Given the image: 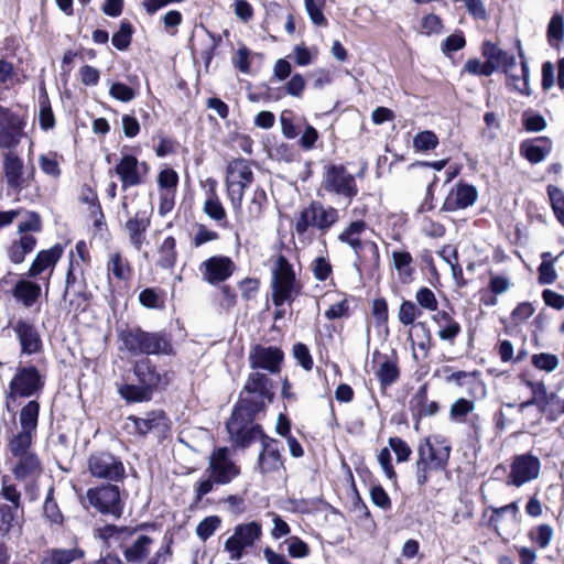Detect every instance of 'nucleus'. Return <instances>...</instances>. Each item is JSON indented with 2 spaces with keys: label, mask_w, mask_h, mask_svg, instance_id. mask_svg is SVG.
Instances as JSON below:
<instances>
[{
  "label": "nucleus",
  "mask_w": 564,
  "mask_h": 564,
  "mask_svg": "<svg viewBox=\"0 0 564 564\" xmlns=\"http://www.w3.org/2000/svg\"><path fill=\"white\" fill-rule=\"evenodd\" d=\"M547 40L551 46H558L564 40V19L561 14H554L547 25Z\"/></svg>",
  "instance_id": "51"
},
{
  "label": "nucleus",
  "mask_w": 564,
  "mask_h": 564,
  "mask_svg": "<svg viewBox=\"0 0 564 564\" xmlns=\"http://www.w3.org/2000/svg\"><path fill=\"white\" fill-rule=\"evenodd\" d=\"M21 509L10 507L6 502H0V536L10 533L20 532L21 529Z\"/></svg>",
  "instance_id": "36"
},
{
  "label": "nucleus",
  "mask_w": 564,
  "mask_h": 564,
  "mask_svg": "<svg viewBox=\"0 0 564 564\" xmlns=\"http://www.w3.org/2000/svg\"><path fill=\"white\" fill-rule=\"evenodd\" d=\"M235 269L234 261L226 256H213L202 262L199 267L203 279L213 285L229 279Z\"/></svg>",
  "instance_id": "20"
},
{
  "label": "nucleus",
  "mask_w": 564,
  "mask_h": 564,
  "mask_svg": "<svg viewBox=\"0 0 564 564\" xmlns=\"http://www.w3.org/2000/svg\"><path fill=\"white\" fill-rule=\"evenodd\" d=\"M312 272L316 280L323 282L330 276L333 267L326 257H317L312 262Z\"/></svg>",
  "instance_id": "62"
},
{
  "label": "nucleus",
  "mask_w": 564,
  "mask_h": 564,
  "mask_svg": "<svg viewBox=\"0 0 564 564\" xmlns=\"http://www.w3.org/2000/svg\"><path fill=\"white\" fill-rule=\"evenodd\" d=\"M522 123L529 132H540L546 128V121L543 116L529 111L523 113Z\"/></svg>",
  "instance_id": "64"
},
{
  "label": "nucleus",
  "mask_w": 564,
  "mask_h": 564,
  "mask_svg": "<svg viewBox=\"0 0 564 564\" xmlns=\"http://www.w3.org/2000/svg\"><path fill=\"white\" fill-rule=\"evenodd\" d=\"M421 314L412 301H403L400 305L398 318L403 325H411Z\"/></svg>",
  "instance_id": "61"
},
{
  "label": "nucleus",
  "mask_w": 564,
  "mask_h": 564,
  "mask_svg": "<svg viewBox=\"0 0 564 564\" xmlns=\"http://www.w3.org/2000/svg\"><path fill=\"white\" fill-rule=\"evenodd\" d=\"M39 413V402L35 400L29 401L20 411V430L15 433L12 432L9 438L26 437V440L33 441L37 427Z\"/></svg>",
  "instance_id": "27"
},
{
  "label": "nucleus",
  "mask_w": 564,
  "mask_h": 564,
  "mask_svg": "<svg viewBox=\"0 0 564 564\" xmlns=\"http://www.w3.org/2000/svg\"><path fill=\"white\" fill-rule=\"evenodd\" d=\"M132 37V25L128 21L120 23L119 30L112 35V45L119 50L124 51L130 45Z\"/></svg>",
  "instance_id": "53"
},
{
  "label": "nucleus",
  "mask_w": 564,
  "mask_h": 564,
  "mask_svg": "<svg viewBox=\"0 0 564 564\" xmlns=\"http://www.w3.org/2000/svg\"><path fill=\"white\" fill-rule=\"evenodd\" d=\"M203 212L220 227H227V214L215 189H210L203 205Z\"/></svg>",
  "instance_id": "43"
},
{
  "label": "nucleus",
  "mask_w": 564,
  "mask_h": 564,
  "mask_svg": "<svg viewBox=\"0 0 564 564\" xmlns=\"http://www.w3.org/2000/svg\"><path fill=\"white\" fill-rule=\"evenodd\" d=\"M44 386V381L39 370L34 366L19 367L9 383V390L6 394V408L11 412L10 402L17 397L29 398L39 393Z\"/></svg>",
  "instance_id": "11"
},
{
  "label": "nucleus",
  "mask_w": 564,
  "mask_h": 564,
  "mask_svg": "<svg viewBox=\"0 0 564 564\" xmlns=\"http://www.w3.org/2000/svg\"><path fill=\"white\" fill-rule=\"evenodd\" d=\"M322 187L329 194L345 198L348 204L358 194L355 176L343 164H329L325 167Z\"/></svg>",
  "instance_id": "12"
},
{
  "label": "nucleus",
  "mask_w": 564,
  "mask_h": 564,
  "mask_svg": "<svg viewBox=\"0 0 564 564\" xmlns=\"http://www.w3.org/2000/svg\"><path fill=\"white\" fill-rule=\"evenodd\" d=\"M338 220L339 212L336 208L313 200L301 210L294 229L299 236H303L308 228H315L322 234H326Z\"/></svg>",
  "instance_id": "6"
},
{
  "label": "nucleus",
  "mask_w": 564,
  "mask_h": 564,
  "mask_svg": "<svg viewBox=\"0 0 564 564\" xmlns=\"http://www.w3.org/2000/svg\"><path fill=\"white\" fill-rule=\"evenodd\" d=\"M465 70L473 75L490 76L496 70V65L489 59L481 62L480 59H468L465 64Z\"/></svg>",
  "instance_id": "58"
},
{
  "label": "nucleus",
  "mask_w": 564,
  "mask_h": 564,
  "mask_svg": "<svg viewBox=\"0 0 564 564\" xmlns=\"http://www.w3.org/2000/svg\"><path fill=\"white\" fill-rule=\"evenodd\" d=\"M553 535V528L546 523L539 524L529 531L530 540L540 549H546L551 544Z\"/></svg>",
  "instance_id": "49"
},
{
  "label": "nucleus",
  "mask_w": 564,
  "mask_h": 564,
  "mask_svg": "<svg viewBox=\"0 0 564 564\" xmlns=\"http://www.w3.org/2000/svg\"><path fill=\"white\" fill-rule=\"evenodd\" d=\"M13 295L24 306L31 307L41 295V286L34 282L21 280L14 286Z\"/></svg>",
  "instance_id": "44"
},
{
  "label": "nucleus",
  "mask_w": 564,
  "mask_h": 564,
  "mask_svg": "<svg viewBox=\"0 0 564 564\" xmlns=\"http://www.w3.org/2000/svg\"><path fill=\"white\" fill-rule=\"evenodd\" d=\"M564 254V250L557 256L546 251L541 254V263L538 268V281L542 285L553 284L557 279L555 263Z\"/></svg>",
  "instance_id": "41"
},
{
  "label": "nucleus",
  "mask_w": 564,
  "mask_h": 564,
  "mask_svg": "<svg viewBox=\"0 0 564 564\" xmlns=\"http://www.w3.org/2000/svg\"><path fill=\"white\" fill-rule=\"evenodd\" d=\"M109 95L121 102H129L135 98L137 91L123 83L116 82L110 85Z\"/></svg>",
  "instance_id": "57"
},
{
  "label": "nucleus",
  "mask_w": 564,
  "mask_h": 564,
  "mask_svg": "<svg viewBox=\"0 0 564 564\" xmlns=\"http://www.w3.org/2000/svg\"><path fill=\"white\" fill-rule=\"evenodd\" d=\"M115 172L121 181L123 191L139 186L145 182L149 166L145 162H139L132 154H124L115 166Z\"/></svg>",
  "instance_id": "18"
},
{
  "label": "nucleus",
  "mask_w": 564,
  "mask_h": 564,
  "mask_svg": "<svg viewBox=\"0 0 564 564\" xmlns=\"http://www.w3.org/2000/svg\"><path fill=\"white\" fill-rule=\"evenodd\" d=\"M400 371L397 361L386 358L377 371V377L383 387L391 386L399 378Z\"/></svg>",
  "instance_id": "47"
},
{
  "label": "nucleus",
  "mask_w": 564,
  "mask_h": 564,
  "mask_svg": "<svg viewBox=\"0 0 564 564\" xmlns=\"http://www.w3.org/2000/svg\"><path fill=\"white\" fill-rule=\"evenodd\" d=\"M524 384L532 391V397L518 405V411L522 413L527 408L536 405L541 413L545 414L547 420L556 421L564 414V400L556 393H547L546 387L541 381L523 380Z\"/></svg>",
  "instance_id": "9"
},
{
  "label": "nucleus",
  "mask_w": 564,
  "mask_h": 564,
  "mask_svg": "<svg viewBox=\"0 0 564 564\" xmlns=\"http://www.w3.org/2000/svg\"><path fill=\"white\" fill-rule=\"evenodd\" d=\"M39 123L42 130L47 131L54 128L55 117L46 94L39 97Z\"/></svg>",
  "instance_id": "48"
},
{
  "label": "nucleus",
  "mask_w": 564,
  "mask_h": 564,
  "mask_svg": "<svg viewBox=\"0 0 564 564\" xmlns=\"http://www.w3.org/2000/svg\"><path fill=\"white\" fill-rule=\"evenodd\" d=\"M153 540L145 534H135L123 550L124 560L130 564L143 562L150 554Z\"/></svg>",
  "instance_id": "29"
},
{
  "label": "nucleus",
  "mask_w": 564,
  "mask_h": 564,
  "mask_svg": "<svg viewBox=\"0 0 564 564\" xmlns=\"http://www.w3.org/2000/svg\"><path fill=\"white\" fill-rule=\"evenodd\" d=\"M272 275V301L275 306H282L293 300L295 292V273L284 256L276 258Z\"/></svg>",
  "instance_id": "13"
},
{
  "label": "nucleus",
  "mask_w": 564,
  "mask_h": 564,
  "mask_svg": "<svg viewBox=\"0 0 564 564\" xmlns=\"http://www.w3.org/2000/svg\"><path fill=\"white\" fill-rule=\"evenodd\" d=\"M176 241L172 236H169L159 248L158 265L163 269H172L176 263Z\"/></svg>",
  "instance_id": "46"
},
{
  "label": "nucleus",
  "mask_w": 564,
  "mask_h": 564,
  "mask_svg": "<svg viewBox=\"0 0 564 564\" xmlns=\"http://www.w3.org/2000/svg\"><path fill=\"white\" fill-rule=\"evenodd\" d=\"M133 373L138 384H121L118 392L127 402H144L151 400L154 391L170 381L166 370L158 367L150 358L144 357L133 365Z\"/></svg>",
  "instance_id": "2"
},
{
  "label": "nucleus",
  "mask_w": 564,
  "mask_h": 564,
  "mask_svg": "<svg viewBox=\"0 0 564 564\" xmlns=\"http://www.w3.org/2000/svg\"><path fill=\"white\" fill-rule=\"evenodd\" d=\"M86 501L90 507L104 516L120 519L123 513L124 502L121 499L120 489L116 485H99L87 489Z\"/></svg>",
  "instance_id": "10"
},
{
  "label": "nucleus",
  "mask_w": 564,
  "mask_h": 564,
  "mask_svg": "<svg viewBox=\"0 0 564 564\" xmlns=\"http://www.w3.org/2000/svg\"><path fill=\"white\" fill-rule=\"evenodd\" d=\"M63 251L64 248L59 243L54 245L47 250L40 251L29 269V276H36L48 269L52 272Z\"/></svg>",
  "instance_id": "30"
},
{
  "label": "nucleus",
  "mask_w": 564,
  "mask_h": 564,
  "mask_svg": "<svg viewBox=\"0 0 564 564\" xmlns=\"http://www.w3.org/2000/svg\"><path fill=\"white\" fill-rule=\"evenodd\" d=\"M474 409L475 403L473 401L460 398L452 404L449 417L455 422L463 423L465 422L466 415L473 412Z\"/></svg>",
  "instance_id": "52"
},
{
  "label": "nucleus",
  "mask_w": 564,
  "mask_h": 564,
  "mask_svg": "<svg viewBox=\"0 0 564 564\" xmlns=\"http://www.w3.org/2000/svg\"><path fill=\"white\" fill-rule=\"evenodd\" d=\"M89 474L109 482L122 481L126 469L121 459L109 452L93 453L87 462Z\"/></svg>",
  "instance_id": "14"
},
{
  "label": "nucleus",
  "mask_w": 564,
  "mask_h": 564,
  "mask_svg": "<svg viewBox=\"0 0 564 564\" xmlns=\"http://www.w3.org/2000/svg\"><path fill=\"white\" fill-rule=\"evenodd\" d=\"M432 319L438 326L437 335L440 339L453 344L462 330L459 323L456 322L446 311L437 312L433 315Z\"/></svg>",
  "instance_id": "34"
},
{
  "label": "nucleus",
  "mask_w": 564,
  "mask_h": 564,
  "mask_svg": "<svg viewBox=\"0 0 564 564\" xmlns=\"http://www.w3.org/2000/svg\"><path fill=\"white\" fill-rule=\"evenodd\" d=\"M53 495H54V489H53V487H51L47 491V495H46V498L44 501L43 511H44L45 517L52 523L61 524L63 522V514H62L56 501L54 500Z\"/></svg>",
  "instance_id": "55"
},
{
  "label": "nucleus",
  "mask_w": 564,
  "mask_h": 564,
  "mask_svg": "<svg viewBox=\"0 0 564 564\" xmlns=\"http://www.w3.org/2000/svg\"><path fill=\"white\" fill-rule=\"evenodd\" d=\"M517 45L519 48V57L521 58V76H518L512 72V76H508V78L510 80V85L514 90L519 91L522 95L529 96L531 94L529 87V66L519 41Z\"/></svg>",
  "instance_id": "45"
},
{
  "label": "nucleus",
  "mask_w": 564,
  "mask_h": 564,
  "mask_svg": "<svg viewBox=\"0 0 564 564\" xmlns=\"http://www.w3.org/2000/svg\"><path fill=\"white\" fill-rule=\"evenodd\" d=\"M547 195L557 221L564 227V192L556 186L547 187Z\"/></svg>",
  "instance_id": "50"
},
{
  "label": "nucleus",
  "mask_w": 564,
  "mask_h": 564,
  "mask_svg": "<svg viewBox=\"0 0 564 564\" xmlns=\"http://www.w3.org/2000/svg\"><path fill=\"white\" fill-rule=\"evenodd\" d=\"M415 300L417 304L424 310L432 312L437 310L438 303L436 296L434 292L426 286H422L416 291Z\"/></svg>",
  "instance_id": "60"
},
{
  "label": "nucleus",
  "mask_w": 564,
  "mask_h": 564,
  "mask_svg": "<svg viewBox=\"0 0 564 564\" xmlns=\"http://www.w3.org/2000/svg\"><path fill=\"white\" fill-rule=\"evenodd\" d=\"M106 270L109 283L111 275L119 281H128L132 274L129 261L119 251L109 254Z\"/></svg>",
  "instance_id": "35"
},
{
  "label": "nucleus",
  "mask_w": 564,
  "mask_h": 564,
  "mask_svg": "<svg viewBox=\"0 0 564 564\" xmlns=\"http://www.w3.org/2000/svg\"><path fill=\"white\" fill-rule=\"evenodd\" d=\"M137 534L135 528L106 524L96 529L95 535L109 549L124 550L127 543Z\"/></svg>",
  "instance_id": "25"
},
{
  "label": "nucleus",
  "mask_w": 564,
  "mask_h": 564,
  "mask_svg": "<svg viewBox=\"0 0 564 564\" xmlns=\"http://www.w3.org/2000/svg\"><path fill=\"white\" fill-rule=\"evenodd\" d=\"M249 359L252 369H263L275 373L280 371L283 351L278 347L257 345L250 351Z\"/></svg>",
  "instance_id": "22"
},
{
  "label": "nucleus",
  "mask_w": 564,
  "mask_h": 564,
  "mask_svg": "<svg viewBox=\"0 0 564 564\" xmlns=\"http://www.w3.org/2000/svg\"><path fill=\"white\" fill-rule=\"evenodd\" d=\"M257 440L261 442L262 446L258 457L257 468L263 475L280 471V469L283 467V462L281 459L276 442L265 436L262 430L258 436H254L250 440V444Z\"/></svg>",
  "instance_id": "19"
},
{
  "label": "nucleus",
  "mask_w": 564,
  "mask_h": 564,
  "mask_svg": "<svg viewBox=\"0 0 564 564\" xmlns=\"http://www.w3.org/2000/svg\"><path fill=\"white\" fill-rule=\"evenodd\" d=\"M128 419L133 422L135 430L141 435L150 432L163 434L170 429V420L162 410L148 412L142 417L131 415Z\"/></svg>",
  "instance_id": "28"
},
{
  "label": "nucleus",
  "mask_w": 564,
  "mask_h": 564,
  "mask_svg": "<svg viewBox=\"0 0 564 564\" xmlns=\"http://www.w3.org/2000/svg\"><path fill=\"white\" fill-rule=\"evenodd\" d=\"M12 328L20 341L23 354L32 355L41 350L42 340L36 327L32 323L25 319H18L12 324Z\"/></svg>",
  "instance_id": "26"
},
{
  "label": "nucleus",
  "mask_w": 564,
  "mask_h": 564,
  "mask_svg": "<svg viewBox=\"0 0 564 564\" xmlns=\"http://www.w3.org/2000/svg\"><path fill=\"white\" fill-rule=\"evenodd\" d=\"M221 519L218 516H209L203 519L196 527V534L202 541L208 540L220 527Z\"/></svg>",
  "instance_id": "54"
},
{
  "label": "nucleus",
  "mask_w": 564,
  "mask_h": 564,
  "mask_svg": "<svg viewBox=\"0 0 564 564\" xmlns=\"http://www.w3.org/2000/svg\"><path fill=\"white\" fill-rule=\"evenodd\" d=\"M206 473L216 485H228L240 475V467L231 458L227 447H218L209 455Z\"/></svg>",
  "instance_id": "15"
},
{
  "label": "nucleus",
  "mask_w": 564,
  "mask_h": 564,
  "mask_svg": "<svg viewBox=\"0 0 564 564\" xmlns=\"http://www.w3.org/2000/svg\"><path fill=\"white\" fill-rule=\"evenodd\" d=\"M366 223L364 220H356L350 223L339 235L338 240L348 245L356 256L362 250V241L360 236L366 230Z\"/></svg>",
  "instance_id": "38"
},
{
  "label": "nucleus",
  "mask_w": 564,
  "mask_h": 564,
  "mask_svg": "<svg viewBox=\"0 0 564 564\" xmlns=\"http://www.w3.org/2000/svg\"><path fill=\"white\" fill-rule=\"evenodd\" d=\"M0 497L10 502V507H15L17 509H21V512L23 511L21 492L15 485L3 481L0 489Z\"/></svg>",
  "instance_id": "59"
},
{
  "label": "nucleus",
  "mask_w": 564,
  "mask_h": 564,
  "mask_svg": "<svg viewBox=\"0 0 564 564\" xmlns=\"http://www.w3.org/2000/svg\"><path fill=\"white\" fill-rule=\"evenodd\" d=\"M541 471L540 459L530 454H521L513 457L508 475V485L521 487L536 479Z\"/></svg>",
  "instance_id": "17"
},
{
  "label": "nucleus",
  "mask_w": 564,
  "mask_h": 564,
  "mask_svg": "<svg viewBox=\"0 0 564 564\" xmlns=\"http://www.w3.org/2000/svg\"><path fill=\"white\" fill-rule=\"evenodd\" d=\"M151 224V213L147 209H139L129 216L124 224V231L129 237L131 246L140 251L147 242V231Z\"/></svg>",
  "instance_id": "21"
},
{
  "label": "nucleus",
  "mask_w": 564,
  "mask_h": 564,
  "mask_svg": "<svg viewBox=\"0 0 564 564\" xmlns=\"http://www.w3.org/2000/svg\"><path fill=\"white\" fill-rule=\"evenodd\" d=\"M22 170L23 162L17 155L11 153L4 158V176L8 186L14 191H20L22 187Z\"/></svg>",
  "instance_id": "40"
},
{
  "label": "nucleus",
  "mask_w": 564,
  "mask_h": 564,
  "mask_svg": "<svg viewBox=\"0 0 564 564\" xmlns=\"http://www.w3.org/2000/svg\"><path fill=\"white\" fill-rule=\"evenodd\" d=\"M522 155L531 163L542 162L552 151V142L547 137L524 141L520 145Z\"/></svg>",
  "instance_id": "32"
},
{
  "label": "nucleus",
  "mask_w": 564,
  "mask_h": 564,
  "mask_svg": "<svg viewBox=\"0 0 564 564\" xmlns=\"http://www.w3.org/2000/svg\"><path fill=\"white\" fill-rule=\"evenodd\" d=\"M272 388L273 384L268 375L259 371L249 375L240 393V400L227 422V431L235 445L247 447L250 445V440L260 434L261 426L254 424L253 420L272 401Z\"/></svg>",
  "instance_id": "1"
},
{
  "label": "nucleus",
  "mask_w": 564,
  "mask_h": 564,
  "mask_svg": "<svg viewBox=\"0 0 564 564\" xmlns=\"http://www.w3.org/2000/svg\"><path fill=\"white\" fill-rule=\"evenodd\" d=\"M267 203V194L263 188L258 187L254 189L250 204L248 206V213L251 218H259L262 214L263 206Z\"/></svg>",
  "instance_id": "63"
},
{
  "label": "nucleus",
  "mask_w": 564,
  "mask_h": 564,
  "mask_svg": "<svg viewBox=\"0 0 564 564\" xmlns=\"http://www.w3.org/2000/svg\"><path fill=\"white\" fill-rule=\"evenodd\" d=\"M8 460L19 480L34 479L42 474V464L33 447V441L26 437L8 438Z\"/></svg>",
  "instance_id": "5"
},
{
  "label": "nucleus",
  "mask_w": 564,
  "mask_h": 564,
  "mask_svg": "<svg viewBox=\"0 0 564 564\" xmlns=\"http://www.w3.org/2000/svg\"><path fill=\"white\" fill-rule=\"evenodd\" d=\"M23 219L18 225V234L21 236L30 235L29 232H39L42 229L40 215L35 212L23 209H11L0 212V228L11 225L19 216Z\"/></svg>",
  "instance_id": "24"
},
{
  "label": "nucleus",
  "mask_w": 564,
  "mask_h": 564,
  "mask_svg": "<svg viewBox=\"0 0 564 564\" xmlns=\"http://www.w3.org/2000/svg\"><path fill=\"white\" fill-rule=\"evenodd\" d=\"M119 350L130 356L171 355L172 339L165 332H145L140 327H127L118 332Z\"/></svg>",
  "instance_id": "3"
},
{
  "label": "nucleus",
  "mask_w": 564,
  "mask_h": 564,
  "mask_svg": "<svg viewBox=\"0 0 564 564\" xmlns=\"http://www.w3.org/2000/svg\"><path fill=\"white\" fill-rule=\"evenodd\" d=\"M391 257L393 260V267L398 271L399 280L403 284L412 282L415 269L412 265L413 257L411 253L405 250H393Z\"/></svg>",
  "instance_id": "39"
},
{
  "label": "nucleus",
  "mask_w": 564,
  "mask_h": 564,
  "mask_svg": "<svg viewBox=\"0 0 564 564\" xmlns=\"http://www.w3.org/2000/svg\"><path fill=\"white\" fill-rule=\"evenodd\" d=\"M261 538V523L257 521L239 523L225 541L224 551L228 553L230 561L238 562L256 546Z\"/></svg>",
  "instance_id": "7"
},
{
  "label": "nucleus",
  "mask_w": 564,
  "mask_h": 564,
  "mask_svg": "<svg viewBox=\"0 0 564 564\" xmlns=\"http://www.w3.org/2000/svg\"><path fill=\"white\" fill-rule=\"evenodd\" d=\"M84 556V551L77 546L72 549H50L44 552L41 564H70Z\"/></svg>",
  "instance_id": "37"
},
{
  "label": "nucleus",
  "mask_w": 564,
  "mask_h": 564,
  "mask_svg": "<svg viewBox=\"0 0 564 564\" xmlns=\"http://www.w3.org/2000/svg\"><path fill=\"white\" fill-rule=\"evenodd\" d=\"M482 54L490 63L496 65V69L501 67L507 76H512V70H514L517 66L514 55L502 51L490 42H486L482 45Z\"/></svg>",
  "instance_id": "31"
},
{
  "label": "nucleus",
  "mask_w": 564,
  "mask_h": 564,
  "mask_svg": "<svg viewBox=\"0 0 564 564\" xmlns=\"http://www.w3.org/2000/svg\"><path fill=\"white\" fill-rule=\"evenodd\" d=\"M478 192L475 186L464 182L456 184L445 197L442 209L456 212L473 206L477 200Z\"/></svg>",
  "instance_id": "23"
},
{
  "label": "nucleus",
  "mask_w": 564,
  "mask_h": 564,
  "mask_svg": "<svg viewBox=\"0 0 564 564\" xmlns=\"http://www.w3.org/2000/svg\"><path fill=\"white\" fill-rule=\"evenodd\" d=\"M36 247V239L32 235H23L14 240L8 249V257L13 263L24 261L26 254L31 253Z\"/></svg>",
  "instance_id": "42"
},
{
  "label": "nucleus",
  "mask_w": 564,
  "mask_h": 564,
  "mask_svg": "<svg viewBox=\"0 0 564 564\" xmlns=\"http://www.w3.org/2000/svg\"><path fill=\"white\" fill-rule=\"evenodd\" d=\"M451 452V444L442 436L425 437L420 441L415 463L419 486L426 485L432 473L446 469Z\"/></svg>",
  "instance_id": "4"
},
{
  "label": "nucleus",
  "mask_w": 564,
  "mask_h": 564,
  "mask_svg": "<svg viewBox=\"0 0 564 564\" xmlns=\"http://www.w3.org/2000/svg\"><path fill=\"white\" fill-rule=\"evenodd\" d=\"M438 144V138L433 131L425 130L417 133L413 139V147L416 151L433 150Z\"/></svg>",
  "instance_id": "56"
},
{
  "label": "nucleus",
  "mask_w": 564,
  "mask_h": 564,
  "mask_svg": "<svg viewBox=\"0 0 564 564\" xmlns=\"http://www.w3.org/2000/svg\"><path fill=\"white\" fill-rule=\"evenodd\" d=\"M438 403L435 401L429 402L426 388L421 387L416 393L411 398L410 410L412 416L420 420L425 416L435 415L438 412Z\"/></svg>",
  "instance_id": "33"
},
{
  "label": "nucleus",
  "mask_w": 564,
  "mask_h": 564,
  "mask_svg": "<svg viewBox=\"0 0 564 564\" xmlns=\"http://www.w3.org/2000/svg\"><path fill=\"white\" fill-rule=\"evenodd\" d=\"M252 182L253 172L247 160L237 159L227 165V196L235 212L241 210L245 189L249 187Z\"/></svg>",
  "instance_id": "8"
},
{
  "label": "nucleus",
  "mask_w": 564,
  "mask_h": 564,
  "mask_svg": "<svg viewBox=\"0 0 564 564\" xmlns=\"http://www.w3.org/2000/svg\"><path fill=\"white\" fill-rule=\"evenodd\" d=\"M25 120L10 108L0 105V148L14 149L24 137Z\"/></svg>",
  "instance_id": "16"
}]
</instances>
